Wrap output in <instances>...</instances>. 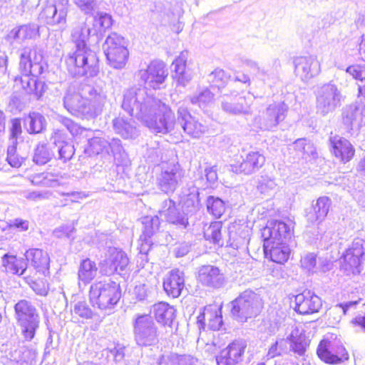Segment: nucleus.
Instances as JSON below:
<instances>
[{
  "label": "nucleus",
  "instance_id": "79ce46f5",
  "mask_svg": "<svg viewBox=\"0 0 365 365\" xmlns=\"http://www.w3.org/2000/svg\"><path fill=\"white\" fill-rule=\"evenodd\" d=\"M113 20L111 16L104 14H100L95 19V26L98 29L100 33L106 32L111 28Z\"/></svg>",
  "mask_w": 365,
  "mask_h": 365
},
{
  "label": "nucleus",
  "instance_id": "7c9ffc66",
  "mask_svg": "<svg viewBox=\"0 0 365 365\" xmlns=\"http://www.w3.org/2000/svg\"><path fill=\"white\" fill-rule=\"evenodd\" d=\"M98 268L94 262L87 258L83 259L78 268V279L84 284L89 283L97 274Z\"/></svg>",
  "mask_w": 365,
  "mask_h": 365
},
{
  "label": "nucleus",
  "instance_id": "f8f14e48",
  "mask_svg": "<svg viewBox=\"0 0 365 365\" xmlns=\"http://www.w3.org/2000/svg\"><path fill=\"white\" fill-rule=\"evenodd\" d=\"M294 303V310L300 314L317 312L322 307L321 299L310 291L296 295Z\"/></svg>",
  "mask_w": 365,
  "mask_h": 365
},
{
  "label": "nucleus",
  "instance_id": "c9c22d12",
  "mask_svg": "<svg viewBox=\"0 0 365 365\" xmlns=\"http://www.w3.org/2000/svg\"><path fill=\"white\" fill-rule=\"evenodd\" d=\"M328 211V207H308L306 209V217L312 223L321 222L327 216Z\"/></svg>",
  "mask_w": 365,
  "mask_h": 365
},
{
  "label": "nucleus",
  "instance_id": "052dcab7",
  "mask_svg": "<svg viewBox=\"0 0 365 365\" xmlns=\"http://www.w3.org/2000/svg\"><path fill=\"white\" fill-rule=\"evenodd\" d=\"M6 356L11 361L17 363L23 360L22 351L18 349L11 351Z\"/></svg>",
  "mask_w": 365,
  "mask_h": 365
},
{
  "label": "nucleus",
  "instance_id": "5701e85b",
  "mask_svg": "<svg viewBox=\"0 0 365 365\" xmlns=\"http://www.w3.org/2000/svg\"><path fill=\"white\" fill-rule=\"evenodd\" d=\"M345 349L343 347L339 348V351L334 352L333 346L329 341H322L317 348V355L324 362L328 364H338L342 361Z\"/></svg>",
  "mask_w": 365,
  "mask_h": 365
},
{
  "label": "nucleus",
  "instance_id": "dca6fc26",
  "mask_svg": "<svg viewBox=\"0 0 365 365\" xmlns=\"http://www.w3.org/2000/svg\"><path fill=\"white\" fill-rule=\"evenodd\" d=\"M185 287L184 272L178 269L170 271L163 279V289L168 296L178 297Z\"/></svg>",
  "mask_w": 365,
  "mask_h": 365
},
{
  "label": "nucleus",
  "instance_id": "1a4fd4ad",
  "mask_svg": "<svg viewBox=\"0 0 365 365\" xmlns=\"http://www.w3.org/2000/svg\"><path fill=\"white\" fill-rule=\"evenodd\" d=\"M237 155L230 164V170L235 174L250 175L263 166L264 157L258 152L249 153L242 160Z\"/></svg>",
  "mask_w": 365,
  "mask_h": 365
},
{
  "label": "nucleus",
  "instance_id": "2eb2a0df",
  "mask_svg": "<svg viewBox=\"0 0 365 365\" xmlns=\"http://www.w3.org/2000/svg\"><path fill=\"white\" fill-rule=\"evenodd\" d=\"M263 247L266 257L276 263L283 264L289 259L290 249L286 242L264 240Z\"/></svg>",
  "mask_w": 365,
  "mask_h": 365
},
{
  "label": "nucleus",
  "instance_id": "6e6d98bb",
  "mask_svg": "<svg viewBox=\"0 0 365 365\" xmlns=\"http://www.w3.org/2000/svg\"><path fill=\"white\" fill-rule=\"evenodd\" d=\"M134 294L140 301L146 299L148 297V290L146 285L139 284L135 286L134 289Z\"/></svg>",
  "mask_w": 365,
  "mask_h": 365
},
{
  "label": "nucleus",
  "instance_id": "72a5a7b5",
  "mask_svg": "<svg viewBox=\"0 0 365 365\" xmlns=\"http://www.w3.org/2000/svg\"><path fill=\"white\" fill-rule=\"evenodd\" d=\"M221 229L222 224L220 222H212L204 231L205 240L219 246H222L224 241L222 238Z\"/></svg>",
  "mask_w": 365,
  "mask_h": 365
},
{
  "label": "nucleus",
  "instance_id": "c03bdc74",
  "mask_svg": "<svg viewBox=\"0 0 365 365\" xmlns=\"http://www.w3.org/2000/svg\"><path fill=\"white\" fill-rule=\"evenodd\" d=\"M6 159L9 165L16 168H20L24 162V158L17 153L16 146L9 148Z\"/></svg>",
  "mask_w": 365,
  "mask_h": 365
},
{
  "label": "nucleus",
  "instance_id": "e2e57ef3",
  "mask_svg": "<svg viewBox=\"0 0 365 365\" xmlns=\"http://www.w3.org/2000/svg\"><path fill=\"white\" fill-rule=\"evenodd\" d=\"M207 209L208 212L214 215L216 218H220L225 211V207H207Z\"/></svg>",
  "mask_w": 365,
  "mask_h": 365
},
{
  "label": "nucleus",
  "instance_id": "69168bd1",
  "mask_svg": "<svg viewBox=\"0 0 365 365\" xmlns=\"http://www.w3.org/2000/svg\"><path fill=\"white\" fill-rule=\"evenodd\" d=\"M207 180L210 182H214L217 180V174L215 170H214L212 168H210L208 170H206V174H205Z\"/></svg>",
  "mask_w": 365,
  "mask_h": 365
},
{
  "label": "nucleus",
  "instance_id": "393cba45",
  "mask_svg": "<svg viewBox=\"0 0 365 365\" xmlns=\"http://www.w3.org/2000/svg\"><path fill=\"white\" fill-rule=\"evenodd\" d=\"M1 264L7 273L24 277L27 275V262L24 258L6 253L1 257Z\"/></svg>",
  "mask_w": 365,
  "mask_h": 365
},
{
  "label": "nucleus",
  "instance_id": "e433bc0d",
  "mask_svg": "<svg viewBox=\"0 0 365 365\" xmlns=\"http://www.w3.org/2000/svg\"><path fill=\"white\" fill-rule=\"evenodd\" d=\"M168 222L173 224L185 225L187 219L183 212H181L178 207H168L165 213Z\"/></svg>",
  "mask_w": 365,
  "mask_h": 365
},
{
  "label": "nucleus",
  "instance_id": "4468645a",
  "mask_svg": "<svg viewBox=\"0 0 365 365\" xmlns=\"http://www.w3.org/2000/svg\"><path fill=\"white\" fill-rule=\"evenodd\" d=\"M331 154L343 163L349 162L355 155V148L344 138L334 136L329 139Z\"/></svg>",
  "mask_w": 365,
  "mask_h": 365
},
{
  "label": "nucleus",
  "instance_id": "ddd939ff",
  "mask_svg": "<svg viewBox=\"0 0 365 365\" xmlns=\"http://www.w3.org/2000/svg\"><path fill=\"white\" fill-rule=\"evenodd\" d=\"M197 279L202 285L214 289L220 288L225 283L224 274L218 267L212 265L200 267Z\"/></svg>",
  "mask_w": 365,
  "mask_h": 365
},
{
  "label": "nucleus",
  "instance_id": "7ed1b4c3",
  "mask_svg": "<svg viewBox=\"0 0 365 365\" xmlns=\"http://www.w3.org/2000/svg\"><path fill=\"white\" fill-rule=\"evenodd\" d=\"M120 285L111 280L99 281L91 286L90 302L100 309H112L120 298Z\"/></svg>",
  "mask_w": 365,
  "mask_h": 365
},
{
  "label": "nucleus",
  "instance_id": "f257e3e1",
  "mask_svg": "<svg viewBox=\"0 0 365 365\" xmlns=\"http://www.w3.org/2000/svg\"><path fill=\"white\" fill-rule=\"evenodd\" d=\"M14 319L24 339L31 341L41 323L40 314L35 304L28 299H20L14 306Z\"/></svg>",
  "mask_w": 365,
  "mask_h": 365
},
{
  "label": "nucleus",
  "instance_id": "9b49d317",
  "mask_svg": "<svg viewBox=\"0 0 365 365\" xmlns=\"http://www.w3.org/2000/svg\"><path fill=\"white\" fill-rule=\"evenodd\" d=\"M168 76V69L161 61H152L144 71L143 80L154 90L159 89Z\"/></svg>",
  "mask_w": 365,
  "mask_h": 365
},
{
  "label": "nucleus",
  "instance_id": "49530a36",
  "mask_svg": "<svg viewBox=\"0 0 365 365\" xmlns=\"http://www.w3.org/2000/svg\"><path fill=\"white\" fill-rule=\"evenodd\" d=\"M303 269L310 272L313 271L317 265V255L314 253H307L300 260Z\"/></svg>",
  "mask_w": 365,
  "mask_h": 365
},
{
  "label": "nucleus",
  "instance_id": "774afa93",
  "mask_svg": "<svg viewBox=\"0 0 365 365\" xmlns=\"http://www.w3.org/2000/svg\"><path fill=\"white\" fill-rule=\"evenodd\" d=\"M31 31L30 28L27 26H20L17 31L16 32V35L15 36L19 38L20 37V35L22 34H24V38H26V34Z\"/></svg>",
  "mask_w": 365,
  "mask_h": 365
},
{
  "label": "nucleus",
  "instance_id": "0e129e2a",
  "mask_svg": "<svg viewBox=\"0 0 365 365\" xmlns=\"http://www.w3.org/2000/svg\"><path fill=\"white\" fill-rule=\"evenodd\" d=\"M352 322L356 326L361 327L362 330L365 331V314L356 317L352 320Z\"/></svg>",
  "mask_w": 365,
  "mask_h": 365
},
{
  "label": "nucleus",
  "instance_id": "5fc2aeb1",
  "mask_svg": "<svg viewBox=\"0 0 365 365\" xmlns=\"http://www.w3.org/2000/svg\"><path fill=\"white\" fill-rule=\"evenodd\" d=\"M21 125L20 118H14L11 120V127L10 135L11 138L16 139L21 133Z\"/></svg>",
  "mask_w": 365,
  "mask_h": 365
},
{
  "label": "nucleus",
  "instance_id": "a19ab883",
  "mask_svg": "<svg viewBox=\"0 0 365 365\" xmlns=\"http://www.w3.org/2000/svg\"><path fill=\"white\" fill-rule=\"evenodd\" d=\"M52 154L45 145H38L34 153V161L39 165H43L51 160Z\"/></svg>",
  "mask_w": 365,
  "mask_h": 365
},
{
  "label": "nucleus",
  "instance_id": "c85d7f7f",
  "mask_svg": "<svg viewBox=\"0 0 365 365\" xmlns=\"http://www.w3.org/2000/svg\"><path fill=\"white\" fill-rule=\"evenodd\" d=\"M14 87L19 91L25 94H32L37 93L36 80L34 76L21 73L16 76L14 80Z\"/></svg>",
  "mask_w": 365,
  "mask_h": 365
},
{
  "label": "nucleus",
  "instance_id": "aec40b11",
  "mask_svg": "<svg viewBox=\"0 0 365 365\" xmlns=\"http://www.w3.org/2000/svg\"><path fill=\"white\" fill-rule=\"evenodd\" d=\"M40 56L36 50H29L21 55L19 70L21 73L35 76L38 71L41 73L43 68L40 63Z\"/></svg>",
  "mask_w": 365,
  "mask_h": 365
},
{
  "label": "nucleus",
  "instance_id": "f3484780",
  "mask_svg": "<svg viewBox=\"0 0 365 365\" xmlns=\"http://www.w3.org/2000/svg\"><path fill=\"white\" fill-rule=\"evenodd\" d=\"M291 235L290 227L284 222L277 220L270 222L262 231L263 239L272 241L285 242Z\"/></svg>",
  "mask_w": 365,
  "mask_h": 365
},
{
  "label": "nucleus",
  "instance_id": "8fccbe9b",
  "mask_svg": "<svg viewBox=\"0 0 365 365\" xmlns=\"http://www.w3.org/2000/svg\"><path fill=\"white\" fill-rule=\"evenodd\" d=\"M74 227L72 225H66V226H60L56 228L53 235L58 238L66 237L68 238L71 237L72 232L74 231Z\"/></svg>",
  "mask_w": 365,
  "mask_h": 365
},
{
  "label": "nucleus",
  "instance_id": "39448f33",
  "mask_svg": "<svg viewBox=\"0 0 365 365\" xmlns=\"http://www.w3.org/2000/svg\"><path fill=\"white\" fill-rule=\"evenodd\" d=\"M105 54L112 67L123 68L129 58V51L124 38L115 33L109 35L105 42Z\"/></svg>",
  "mask_w": 365,
  "mask_h": 365
},
{
  "label": "nucleus",
  "instance_id": "603ef678",
  "mask_svg": "<svg viewBox=\"0 0 365 365\" xmlns=\"http://www.w3.org/2000/svg\"><path fill=\"white\" fill-rule=\"evenodd\" d=\"M113 128L118 134L122 136L128 135V122L124 119H115L113 121Z\"/></svg>",
  "mask_w": 365,
  "mask_h": 365
},
{
  "label": "nucleus",
  "instance_id": "a211bd4d",
  "mask_svg": "<svg viewBox=\"0 0 365 365\" xmlns=\"http://www.w3.org/2000/svg\"><path fill=\"white\" fill-rule=\"evenodd\" d=\"M289 329L287 339L289 341L291 350L299 356L304 355L309 345V339L305 336L302 326L293 324Z\"/></svg>",
  "mask_w": 365,
  "mask_h": 365
},
{
  "label": "nucleus",
  "instance_id": "13d9d810",
  "mask_svg": "<svg viewBox=\"0 0 365 365\" xmlns=\"http://www.w3.org/2000/svg\"><path fill=\"white\" fill-rule=\"evenodd\" d=\"M10 227L17 228L19 231H25L29 229V222L22 219H14L11 220Z\"/></svg>",
  "mask_w": 365,
  "mask_h": 365
},
{
  "label": "nucleus",
  "instance_id": "b1692460",
  "mask_svg": "<svg viewBox=\"0 0 365 365\" xmlns=\"http://www.w3.org/2000/svg\"><path fill=\"white\" fill-rule=\"evenodd\" d=\"M187 55L183 52L173 61L174 69L172 73V78L177 86H185L191 80V76L186 71Z\"/></svg>",
  "mask_w": 365,
  "mask_h": 365
},
{
  "label": "nucleus",
  "instance_id": "f704fd0d",
  "mask_svg": "<svg viewBox=\"0 0 365 365\" xmlns=\"http://www.w3.org/2000/svg\"><path fill=\"white\" fill-rule=\"evenodd\" d=\"M206 315L207 316V327L212 330H218L222 325V316L220 309L206 307Z\"/></svg>",
  "mask_w": 365,
  "mask_h": 365
},
{
  "label": "nucleus",
  "instance_id": "4d7b16f0",
  "mask_svg": "<svg viewBox=\"0 0 365 365\" xmlns=\"http://www.w3.org/2000/svg\"><path fill=\"white\" fill-rule=\"evenodd\" d=\"M284 343V340H281L280 341H276L273 344L268 351L267 356L269 358H274L277 356L281 354V351L282 350V344Z\"/></svg>",
  "mask_w": 365,
  "mask_h": 365
},
{
  "label": "nucleus",
  "instance_id": "0eeeda50",
  "mask_svg": "<svg viewBox=\"0 0 365 365\" xmlns=\"http://www.w3.org/2000/svg\"><path fill=\"white\" fill-rule=\"evenodd\" d=\"M364 254L363 240H354L339 259L341 270L346 275L359 274Z\"/></svg>",
  "mask_w": 365,
  "mask_h": 365
},
{
  "label": "nucleus",
  "instance_id": "473e14b6",
  "mask_svg": "<svg viewBox=\"0 0 365 365\" xmlns=\"http://www.w3.org/2000/svg\"><path fill=\"white\" fill-rule=\"evenodd\" d=\"M315 61L311 57L299 56L294 59L295 72L305 78L312 76V66Z\"/></svg>",
  "mask_w": 365,
  "mask_h": 365
},
{
  "label": "nucleus",
  "instance_id": "6ab92c4d",
  "mask_svg": "<svg viewBox=\"0 0 365 365\" xmlns=\"http://www.w3.org/2000/svg\"><path fill=\"white\" fill-rule=\"evenodd\" d=\"M129 259L125 252L114 250L106 259L102 271L105 274L110 275L115 272L120 273L128 265Z\"/></svg>",
  "mask_w": 365,
  "mask_h": 365
},
{
  "label": "nucleus",
  "instance_id": "58836bf2",
  "mask_svg": "<svg viewBox=\"0 0 365 365\" xmlns=\"http://www.w3.org/2000/svg\"><path fill=\"white\" fill-rule=\"evenodd\" d=\"M29 132L30 133H39L45 129L46 121L41 115L34 113L29 115Z\"/></svg>",
  "mask_w": 365,
  "mask_h": 365
},
{
  "label": "nucleus",
  "instance_id": "680f3d73",
  "mask_svg": "<svg viewBox=\"0 0 365 365\" xmlns=\"http://www.w3.org/2000/svg\"><path fill=\"white\" fill-rule=\"evenodd\" d=\"M75 4L82 10H91L93 9L91 0H74Z\"/></svg>",
  "mask_w": 365,
  "mask_h": 365
},
{
  "label": "nucleus",
  "instance_id": "412c9836",
  "mask_svg": "<svg viewBox=\"0 0 365 365\" xmlns=\"http://www.w3.org/2000/svg\"><path fill=\"white\" fill-rule=\"evenodd\" d=\"M64 106L73 115H84L88 113L89 103L79 93H68L64 97Z\"/></svg>",
  "mask_w": 365,
  "mask_h": 365
},
{
  "label": "nucleus",
  "instance_id": "cd10ccee",
  "mask_svg": "<svg viewBox=\"0 0 365 365\" xmlns=\"http://www.w3.org/2000/svg\"><path fill=\"white\" fill-rule=\"evenodd\" d=\"M41 16L47 24L51 26L65 24L66 22V11L63 9L58 11L53 4H46L41 12Z\"/></svg>",
  "mask_w": 365,
  "mask_h": 365
},
{
  "label": "nucleus",
  "instance_id": "bb28decb",
  "mask_svg": "<svg viewBox=\"0 0 365 365\" xmlns=\"http://www.w3.org/2000/svg\"><path fill=\"white\" fill-rule=\"evenodd\" d=\"M26 262H30L38 271L44 273L49 268V257L47 252L40 249H29L25 253Z\"/></svg>",
  "mask_w": 365,
  "mask_h": 365
},
{
  "label": "nucleus",
  "instance_id": "9d476101",
  "mask_svg": "<svg viewBox=\"0 0 365 365\" xmlns=\"http://www.w3.org/2000/svg\"><path fill=\"white\" fill-rule=\"evenodd\" d=\"M247 344L244 341H235L221 351L216 357L217 365H241L242 354Z\"/></svg>",
  "mask_w": 365,
  "mask_h": 365
},
{
  "label": "nucleus",
  "instance_id": "423d86ee",
  "mask_svg": "<svg viewBox=\"0 0 365 365\" xmlns=\"http://www.w3.org/2000/svg\"><path fill=\"white\" fill-rule=\"evenodd\" d=\"M158 330L152 317L148 314L138 315L134 322V336L140 346H153L158 342Z\"/></svg>",
  "mask_w": 365,
  "mask_h": 365
},
{
  "label": "nucleus",
  "instance_id": "f03ea898",
  "mask_svg": "<svg viewBox=\"0 0 365 365\" xmlns=\"http://www.w3.org/2000/svg\"><path fill=\"white\" fill-rule=\"evenodd\" d=\"M90 49L84 41L76 45V49L66 58L68 71L74 76H94L98 72L97 59L89 60Z\"/></svg>",
  "mask_w": 365,
  "mask_h": 365
},
{
  "label": "nucleus",
  "instance_id": "bf43d9fd",
  "mask_svg": "<svg viewBox=\"0 0 365 365\" xmlns=\"http://www.w3.org/2000/svg\"><path fill=\"white\" fill-rule=\"evenodd\" d=\"M190 245L187 242L180 244L175 248V254L176 257H181L187 255L190 251Z\"/></svg>",
  "mask_w": 365,
  "mask_h": 365
},
{
  "label": "nucleus",
  "instance_id": "37998d69",
  "mask_svg": "<svg viewBox=\"0 0 365 365\" xmlns=\"http://www.w3.org/2000/svg\"><path fill=\"white\" fill-rule=\"evenodd\" d=\"M73 312L81 318L91 319L93 313L86 302H76L73 306Z\"/></svg>",
  "mask_w": 365,
  "mask_h": 365
},
{
  "label": "nucleus",
  "instance_id": "de8ad7c7",
  "mask_svg": "<svg viewBox=\"0 0 365 365\" xmlns=\"http://www.w3.org/2000/svg\"><path fill=\"white\" fill-rule=\"evenodd\" d=\"M52 177L48 173H34L31 176V182L36 185H47L52 180Z\"/></svg>",
  "mask_w": 365,
  "mask_h": 365
},
{
  "label": "nucleus",
  "instance_id": "a878e982",
  "mask_svg": "<svg viewBox=\"0 0 365 365\" xmlns=\"http://www.w3.org/2000/svg\"><path fill=\"white\" fill-rule=\"evenodd\" d=\"M152 312L158 323L171 327L175 318V309L173 307L161 302L153 306Z\"/></svg>",
  "mask_w": 365,
  "mask_h": 365
},
{
  "label": "nucleus",
  "instance_id": "4c0bfd02",
  "mask_svg": "<svg viewBox=\"0 0 365 365\" xmlns=\"http://www.w3.org/2000/svg\"><path fill=\"white\" fill-rule=\"evenodd\" d=\"M182 128L187 134L195 138L204 133L203 126L191 116L185 120Z\"/></svg>",
  "mask_w": 365,
  "mask_h": 365
},
{
  "label": "nucleus",
  "instance_id": "09e8293b",
  "mask_svg": "<svg viewBox=\"0 0 365 365\" xmlns=\"http://www.w3.org/2000/svg\"><path fill=\"white\" fill-rule=\"evenodd\" d=\"M58 153L60 158L66 162L73 156L75 150L72 145L68 143H64L59 148Z\"/></svg>",
  "mask_w": 365,
  "mask_h": 365
},
{
  "label": "nucleus",
  "instance_id": "20e7f679",
  "mask_svg": "<svg viewBox=\"0 0 365 365\" xmlns=\"http://www.w3.org/2000/svg\"><path fill=\"white\" fill-rule=\"evenodd\" d=\"M263 307V302L259 294L247 289L242 292L232 302L231 314L240 322L257 316Z\"/></svg>",
  "mask_w": 365,
  "mask_h": 365
},
{
  "label": "nucleus",
  "instance_id": "ea45409f",
  "mask_svg": "<svg viewBox=\"0 0 365 365\" xmlns=\"http://www.w3.org/2000/svg\"><path fill=\"white\" fill-rule=\"evenodd\" d=\"M26 283L30 285V287L34 292L41 296H46L48 292V285L43 280L34 281L29 275L24 277Z\"/></svg>",
  "mask_w": 365,
  "mask_h": 365
},
{
  "label": "nucleus",
  "instance_id": "338daca9",
  "mask_svg": "<svg viewBox=\"0 0 365 365\" xmlns=\"http://www.w3.org/2000/svg\"><path fill=\"white\" fill-rule=\"evenodd\" d=\"M207 321V316L206 315V307L204 309L202 314L197 317V323L199 324V328L205 329L206 322Z\"/></svg>",
  "mask_w": 365,
  "mask_h": 365
},
{
  "label": "nucleus",
  "instance_id": "a18cd8bd",
  "mask_svg": "<svg viewBox=\"0 0 365 365\" xmlns=\"http://www.w3.org/2000/svg\"><path fill=\"white\" fill-rule=\"evenodd\" d=\"M346 72L348 73L350 76H352L353 78L359 81H365V66L354 64L349 66Z\"/></svg>",
  "mask_w": 365,
  "mask_h": 365
},
{
  "label": "nucleus",
  "instance_id": "864d4df0",
  "mask_svg": "<svg viewBox=\"0 0 365 365\" xmlns=\"http://www.w3.org/2000/svg\"><path fill=\"white\" fill-rule=\"evenodd\" d=\"M107 356L113 358L115 361H120L124 357V347L115 346L113 349H108Z\"/></svg>",
  "mask_w": 365,
  "mask_h": 365
},
{
  "label": "nucleus",
  "instance_id": "c756f323",
  "mask_svg": "<svg viewBox=\"0 0 365 365\" xmlns=\"http://www.w3.org/2000/svg\"><path fill=\"white\" fill-rule=\"evenodd\" d=\"M284 118V109L279 105H269L263 115V120L267 127H275Z\"/></svg>",
  "mask_w": 365,
  "mask_h": 365
},
{
  "label": "nucleus",
  "instance_id": "3c124183",
  "mask_svg": "<svg viewBox=\"0 0 365 365\" xmlns=\"http://www.w3.org/2000/svg\"><path fill=\"white\" fill-rule=\"evenodd\" d=\"M356 304V302H349L345 304H338L334 306L333 308L330 309L329 314H337L339 315V318L342 315H345L347 309L351 307Z\"/></svg>",
  "mask_w": 365,
  "mask_h": 365
},
{
  "label": "nucleus",
  "instance_id": "4be33fe9",
  "mask_svg": "<svg viewBox=\"0 0 365 365\" xmlns=\"http://www.w3.org/2000/svg\"><path fill=\"white\" fill-rule=\"evenodd\" d=\"M153 361L150 365H197V358L189 355H179L175 353L163 354L158 359H151Z\"/></svg>",
  "mask_w": 365,
  "mask_h": 365
},
{
  "label": "nucleus",
  "instance_id": "2f4dec72",
  "mask_svg": "<svg viewBox=\"0 0 365 365\" xmlns=\"http://www.w3.org/2000/svg\"><path fill=\"white\" fill-rule=\"evenodd\" d=\"M142 224L143 225V234L140 239L148 244V239L155 233L159 229L160 220L157 215L155 216H145L142 218Z\"/></svg>",
  "mask_w": 365,
  "mask_h": 365
},
{
  "label": "nucleus",
  "instance_id": "6e6552de",
  "mask_svg": "<svg viewBox=\"0 0 365 365\" xmlns=\"http://www.w3.org/2000/svg\"><path fill=\"white\" fill-rule=\"evenodd\" d=\"M173 117L174 113L171 108L162 101L157 100L150 108V115L145 120V125L155 133H167Z\"/></svg>",
  "mask_w": 365,
  "mask_h": 365
}]
</instances>
